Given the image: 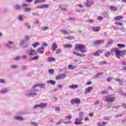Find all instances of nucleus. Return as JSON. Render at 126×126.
<instances>
[{"instance_id": "2", "label": "nucleus", "mask_w": 126, "mask_h": 126, "mask_svg": "<svg viewBox=\"0 0 126 126\" xmlns=\"http://www.w3.org/2000/svg\"><path fill=\"white\" fill-rule=\"evenodd\" d=\"M75 49H76V50H79L81 53H82L83 54L87 52V50L85 49L84 45L80 44H76Z\"/></svg>"}, {"instance_id": "50", "label": "nucleus", "mask_w": 126, "mask_h": 126, "mask_svg": "<svg viewBox=\"0 0 126 126\" xmlns=\"http://www.w3.org/2000/svg\"><path fill=\"white\" fill-rule=\"evenodd\" d=\"M115 24L116 25H119L120 26H122L123 25V23L121 22H116L115 23Z\"/></svg>"}, {"instance_id": "62", "label": "nucleus", "mask_w": 126, "mask_h": 126, "mask_svg": "<svg viewBox=\"0 0 126 126\" xmlns=\"http://www.w3.org/2000/svg\"><path fill=\"white\" fill-rule=\"evenodd\" d=\"M26 68H27V67L25 65H23V66H22V70H25L26 69Z\"/></svg>"}, {"instance_id": "34", "label": "nucleus", "mask_w": 126, "mask_h": 126, "mask_svg": "<svg viewBox=\"0 0 126 126\" xmlns=\"http://www.w3.org/2000/svg\"><path fill=\"white\" fill-rule=\"evenodd\" d=\"M38 46H40V42H34L32 44V47H33V48H36L38 47Z\"/></svg>"}, {"instance_id": "41", "label": "nucleus", "mask_w": 126, "mask_h": 126, "mask_svg": "<svg viewBox=\"0 0 126 126\" xmlns=\"http://www.w3.org/2000/svg\"><path fill=\"white\" fill-rule=\"evenodd\" d=\"M18 67V66L17 65H11V68H12V69H16Z\"/></svg>"}, {"instance_id": "18", "label": "nucleus", "mask_w": 126, "mask_h": 126, "mask_svg": "<svg viewBox=\"0 0 126 126\" xmlns=\"http://www.w3.org/2000/svg\"><path fill=\"white\" fill-rule=\"evenodd\" d=\"M91 90H93V87H89L88 88H86L85 94H87V93H90Z\"/></svg>"}, {"instance_id": "15", "label": "nucleus", "mask_w": 126, "mask_h": 126, "mask_svg": "<svg viewBox=\"0 0 126 126\" xmlns=\"http://www.w3.org/2000/svg\"><path fill=\"white\" fill-rule=\"evenodd\" d=\"M92 30L94 32H98L101 30V28L100 27L96 26V27H92Z\"/></svg>"}, {"instance_id": "16", "label": "nucleus", "mask_w": 126, "mask_h": 126, "mask_svg": "<svg viewBox=\"0 0 126 126\" xmlns=\"http://www.w3.org/2000/svg\"><path fill=\"white\" fill-rule=\"evenodd\" d=\"M44 52H45V48L40 47L37 49V53L39 54H44Z\"/></svg>"}, {"instance_id": "44", "label": "nucleus", "mask_w": 126, "mask_h": 126, "mask_svg": "<svg viewBox=\"0 0 126 126\" xmlns=\"http://www.w3.org/2000/svg\"><path fill=\"white\" fill-rule=\"evenodd\" d=\"M116 81H117V82H119L120 84H122L123 83V80L121 79H116Z\"/></svg>"}, {"instance_id": "45", "label": "nucleus", "mask_w": 126, "mask_h": 126, "mask_svg": "<svg viewBox=\"0 0 126 126\" xmlns=\"http://www.w3.org/2000/svg\"><path fill=\"white\" fill-rule=\"evenodd\" d=\"M14 8L15 9H20V8H21V7H20V5H15Z\"/></svg>"}, {"instance_id": "7", "label": "nucleus", "mask_w": 126, "mask_h": 126, "mask_svg": "<svg viewBox=\"0 0 126 126\" xmlns=\"http://www.w3.org/2000/svg\"><path fill=\"white\" fill-rule=\"evenodd\" d=\"M64 78H65V74L64 73L60 74L56 76V80H61V79Z\"/></svg>"}, {"instance_id": "35", "label": "nucleus", "mask_w": 126, "mask_h": 126, "mask_svg": "<svg viewBox=\"0 0 126 126\" xmlns=\"http://www.w3.org/2000/svg\"><path fill=\"white\" fill-rule=\"evenodd\" d=\"M25 40L23 39L20 41L19 46L21 47V46H23L24 45V43H25Z\"/></svg>"}, {"instance_id": "17", "label": "nucleus", "mask_w": 126, "mask_h": 126, "mask_svg": "<svg viewBox=\"0 0 126 126\" xmlns=\"http://www.w3.org/2000/svg\"><path fill=\"white\" fill-rule=\"evenodd\" d=\"M82 121V119H79V118L76 119L75 121V125H81V124H82V123L81 122Z\"/></svg>"}, {"instance_id": "10", "label": "nucleus", "mask_w": 126, "mask_h": 126, "mask_svg": "<svg viewBox=\"0 0 126 126\" xmlns=\"http://www.w3.org/2000/svg\"><path fill=\"white\" fill-rule=\"evenodd\" d=\"M45 86H46V84H37L36 85L32 87V89L33 90H34L36 87H40V88H45Z\"/></svg>"}, {"instance_id": "9", "label": "nucleus", "mask_w": 126, "mask_h": 126, "mask_svg": "<svg viewBox=\"0 0 126 126\" xmlns=\"http://www.w3.org/2000/svg\"><path fill=\"white\" fill-rule=\"evenodd\" d=\"M27 54H29L27 56L28 61H32V49L29 50L27 52Z\"/></svg>"}, {"instance_id": "13", "label": "nucleus", "mask_w": 126, "mask_h": 126, "mask_svg": "<svg viewBox=\"0 0 126 126\" xmlns=\"http://www.w3.org/2000/svg\"><path fill=\"white\" fill-rule=\"evenodd\" d=\"M102 53H103V50L102 49H99L96 52L93 53V56H94V57H99L100 54H102Z\"/></svg>"}, {"instance_id": "37", "label": "nucleus", "mask_w": 126, "mask_h": 126, "mask_svg": "<svg viewBox=\"0 0 126 126\" xmlns=\"http://www.w3.org/2000/svg\"><path fill=\"white\" fill-rule=\"evenodd\" d=\"M18 20H19V21H23V18L22 17V15H19L17 17Z\"/></svg>"}, {"instance_id": "23", "label": "nucleus", "mask_w": 126, "mask_h": 126, "mask_svg": "<svg viewBox=\"0 0 126 126\" xmlns=\"http://www.w3.org/2000/svg\"><path fill=\"white\" fill-rule=\"evenodd\" d=\"M124 18V16H117L116 17H115L114 19V20L119 21L121 20V19H123Z\"/></svg>"}, {"instance_id": "60", "label": "nucleus", "mask_w": 126, "mask_h": 126, "mask_svg": "<svg viewBox=\"0 0 126 126\" xmlns=\"http://www.w3.org/2000/svg\"><path fill=\"white\" fill-rule=\"evenodd\" d=\"M88 22H90V23H93V22H94V20L89 19L88 20Z\"/></svg>"}, {"instance_id": "40", "label": "nucleus", "mask_w": 126, "mask_h": 126, "mask_svg": "<svg viewBox=\"0 0 126 126\" xmlns=\"http://www.w3.org/2000/svg\"><path fill=\"white\" fill-rule=\"evenodd\" d=\"M39 56H34L32 58V61H37V60H39Z\"/></svg>"}, {"instance_id": "1", "label": "nucleus", "mask_w": 126, "mask_h": 126, "mask_svg": "<svg viewBox=\"0 0 126 126\" xmlns=\"http://www.w3.org/2000/svg\"><path fill=\"white\" fill-rule=\"evenodd\" d=\"M110 52L113 53L114 52L117 59H121V55L122 54H126V50H120L119 48H115L111 50Z\"/></svg>"}, {"instance_id": "31", "label": "nucleus", "mask_w": 126, "mask_h": 126, "mask_svg": "<svg viewBox=\"0 0 126 126\" xmlns=\"http://www.w3.org/2000/svg\"><path fill=\"white\" fill-rule=\"evenodd\" d=\"M106 124H107V122H103V123L98 122L97 123V126H106Z\"/></svg>"}, {"instance_id": "36", "label": "nucleus", "mask_w": 126, "mask_h": 126, "mask_svg": "<svg viewBox=\"0 0 126 126\" xmlns=\"http://www.w3.org/2000/svg\"><path fill=\"white\" fill-rule=\"evenodd\" d=\"M63 47L64 48H72V45L71 44H65Z\"/></svg>"}, {"instance_id": "48", "label": "nucleus", "mask_w": 126, "mask_h": 126, "mask_svg": "<svg viewBox=\"0 0 126 126\" xmlns=\"http://www.w3.org/2000/svg\"><path fill=\"white\" fill-rule=\"evenodd\" d=\"M99 64H101L102 65L104 64H107V62L106 61L100 62L99 63Z\"/></svg>"}, {"instance_id": "59", "label": "nucleus", "mask_w": 126, "mask_h": 126, "mask_svg": "<svg viewBox=\"0 0 126 126\" xmlns=\"http://www.w3.org/2000/svg\"><path fill=\"white\" fill-rule=\"evenodd\" d=\"M61 53H62V50L61 49H58L56 51V54H61Z\"/></svg>"}, {"instance_id": "38", "label": "nucleus", "mask_w": 126, "mask_h": 126, "mask_svg": "<svg viewBox=\"0 0 126 126\" xmlns=\"http://www.w3.org/2000/svg\"><path fill=\"white\" fill-rule=\"evenodd\" d=\"M48 72L49 73H50V74H54L55 70H54V69H50L49 70Z\"/></svg>"}, {"instance_id": "42", "label": "nucleus", "mask_w": 126, "mask_h": 126, "mask_svg": "<svg viewBox=\"0 0 126 126\" xmlns=\"http://www.w3.org/2000/svg\"><path fill=\"white\" fill-rule=\"evenodd\" d=\"M0 83H1V84H5V83H6V82H5L4 79H0Z\"/></svg>"}, {"instance_id": "52", "label": "nucleus", "mask_w": 126, "mask_h": 126, "mask_svg": "<svg viewBox=\"0 0 126 126\" xmlns=\"http://www.w3.org/2000/svg\"><path fill=\"white\" fill-rule=\"evenodd\" d=\"M37 108H40V104H36L34 107L33 109H36Z\"/></svg>"}, {"instance_id": "53", "label": "nucleus", "mask_w": 126, "mask_h": 126, "mask_svg": "<svg viewBox=\"0 0 126 126\" xmlns=\"http://www.w3.org/2000/svg\"><path fill=\"white\" fill-rule=\"evenodd\" d=\"M83 115H84V113H83V112H80L79 113L80 119H81L82 118V117H83Z\"/></svg>"}, {"instance_id": "32", "label": "nucleus", "mask_w": 126, "mask_h": 126, "mask_svg": "<svg viewBox=\"0 0 126 126\" xmlns=\"http://www.w3.org/2000/svg\"><path fill=\"white\" fill-rule=\"evenodd\" d=\"M61 32H62V34H64L65 35H68V32H67L65 30H61Z\"/></svg>"}, {"instance_id": "46", "label": "nucleus", "mask_w": 126, "mask_h": 126, "mask_svg": "<svg viewBox=\"0 0 126 126\" xmlns=\"http://www.w3.org/2000/svg\"><path fill=\"white\" fill-rule=\"evenodd\" d=\"M24 40H25V41L26 42V41H28L29 40H30V37L29 36H26L25 38L23 39Z\"/></svg>"}, {"instance_id": "57", "label": "nucleus", "mask_w": 126, "mask_h": 126, "mask_svg": "<svg viewBox=\"0 0 126 126\" xmlns=\"http://www.w3.org/2000/svg\"><path fill=\"white\" fill-rule=\"evenodd\" d=\"M26 26L28 29L31 28V26L29 25L28 23H26Z\"/></svg>"}, {"instance_id": "8", "label": "nucleus", "mask_w": 126, "mask_h": 126, "mask_svg": "<svg viewBox=\"0 0 126 126\" xmlns=\"http://www.w3.org/2000/svg\"><path fill=\"white\" fill-rule=\"evenodd\" d=\"M85 4L88 7H90L91 5H93V4H94V1L93 0H87L85 2Z\"/></svg>"}, {"instance_id": "11", "label": "nucleus", "mask_w": 126, "mask_h": 126, "mask_svg": "<svg viewBox=\"0 0 126 126\" xmlns=\"http://www.w3.org/2000/svg\"><path fill=\"white\" fill-rule=\"evenodd\" d=\"M25 96L26 97H27L28 98H30V97H31L32 96V89H31L30 90H29L24 94Z\"/></svg>"}, {"instance_id": "54", "label": "nucleus", "mask_w": 126, "mask_h": 126, "mask_svg": "<svg viewBox=\"0 0 126 126\" xmlns=\"http://www.w3.org/2000/svg\"><path fill=\"white\" fill-rule=\"evenodd\" d=\"M65 118L66 119H67V120H71V115H69V116H65Z\"/></svg>"}, {"instance_id": "29", "label": "nucleus", "mask_w": 126, "mask_h": 126, "mask_svg": "<svg viewBox=\"0 0 126 126\" xmlns=\"http://www.w3.org/2000/svg\"><path fill=\"white\" fill-rule=\"evenodd\" d=\"M117 47H118L119 49H123V48L126 47V45L119 43L117 44Z\"/></svg>"}, {"instance_id": "63", "label": "nucleus", "mask_w": 126, "mask_h": 126, "mask_svg": "<svg viewBox=\"0 0 126 126\" xmlns=\"http://www.w3.org/2000/svg\"><path fill=\"white\" fill-rule=\"evenodd\" d=\"M103 20V17H97V20L101 21Z\"/></svg>"}, {"instance_id": "20", "label": "nucleus", "mask_w": 126, "mask_h": 126, "mask_svg": "<svg viewBox=\"0 0 126 126\" xmlns=\"http://www.w3.org/2000/svg\"><path fill=\"white\" fill-rule=\"evenodd\" d=\"M8 92V89L6 88L2 89L0 90V94H4V93H7Z\"/></svg>"}, {"instance_id": "51", "label": "nucleus", "mask_w": 126, "mask_h": 126, "mask_svg": "<svg viewBox=\"0 0 126 126\" xmlns=\"http://www.w3.org/2000/svg\"><path fill=\"white\" fill-rule=\"evenodd\" d=\"M14 61H18L20 60V56H17L16 57L14 58Z\"/></svg>"}, {"instance_id": "58", "label": "nucleus", "mask_w": 126, "mask_h": 126, "mask_svg": "<svg viewBox=\"0 0 126 126\" xmlns=\"http://www.w3.org/2000/svg\"><path fill=\"white\" fill-rule=\"evenodd\" d=\"M55 111H56V112H60V111H61V108L60 107H57L56 108Z\"/></svg>"}, {"instance_id": "26", "label": "nucleus", "mask_w": 126, "mask_h": 126, "mask_svg": "<svg viewBox=\"0 0 126 126\" xmlns=\"http://www.w3.org/2000/svg\"><path fill=\"white\" fill-rule=\"evenodd\" d=\"M47 83H50L51 84V85H56V81L55 80H48L47 82Z\"/></svg>"}, {"instance_id": "25", "label": "nucleus", "mask_w": 126, "mask_h": 126, "mask_svg": "<svg viewBox=\"0 0 126 126\" xmlns=\"http://www.w3.org/2000/svg\"><path fill=\"white\" fill-rule=\"evenodd\" d=\"M69 88H70V89H76L77 88H78V85H72L69 86Z\"/></svg>"}, {"instance_id": "5", "label": "nucleus", "mask_w": 126, "mask_h": 126, "mask_svg": "<svg viewBox=\"0 0 126 126\" xmlns=\"http://www.w3.org/2000/svg\"><path fill=\"white\" fill-rule=\"evenodd\" d=\"M22 115V113H17V115L14 116V120H15L16 121H19L20 122H21L22 121H24V118L21 116Z\"/></svg>"}, {"instance_id": "64", "label": "nucleus", "mask_w": 126, "mask_h": 126, "mask_svg": "<svg viewBox=\"0 0 126 126\" xmlns=\"http://www.w3.org/2000/svg\"><path fill=\"white\" fill-rule=\"evenodd\" d=\"M32 126H38V125L37 124V123H32Z\"/></svg>"}, {"instance_id": "27", "label": "nucleus", "mask_w": 126, "mask_h": 126, "mask_svg": "<svg viewBox=\"0 0 126 126\" xmlns=\"http://www.w3.org/2000/svg\"><path fill=\"white\" fill-rule=\"evenodd\" d=\"M43 2H45V0H35L34 3L36 4L37 3H42Z\"/></svg>"}, {"instance_id": "3", "label": "nucleus", "mask_w": 126, "mask_h": 126, "mask_svg": "<svg viewBox=\"0 0 126 126\" xmlns=\"http://www.w3.org/2000/svg\"><path fill=\"white\" fill-rule=\"evenodd\" d=\"M14 42L13 41L8 40L5 44V46L9 49V50H13V51L15 50V48L13 46Z\"/></svg>"}, {"instance_id": "21", "label": "nucleus", "mask_w": 126, "mask_h": 126, "mask_svg": "<svg viewBox=\"0 0 126 126\" xmlns=\"http://www.w3.org/2000/svg\"><path fill=\"white\" fill-rule=\"evenodd\" d=\"M109 9L110 10H112V11H117V10H118V8L115 6H109Z\"/></svg>"}, {"instance_id": "47", "label": "nucleus", "mask_w": 126, "mask_h": 126, "mask_svg": "<svg viewBox=\"0 0 126 126\" xmlns=\"http://www.w3.org/2000/svg\"><path fill=\"white\" fill-rule=\"evenodd\" d=\"M68 68L69 69H73L74 68V66L71 64L68 65Z\"/></svg>"}, {"instance_id": "49", "label": "nucleus", "mask_w": 126, "mask_h": 126, "mask_svg": "<svg viewBox=\"0 0 126 126\" xmlns=\"http://www.w3.org/2000/svg\"><path fill=\"white\" fill-rule=\"evenodd\" d=\"M34 55H38V53L36 52V51L32 50V55L34 56Z\"/></svg>"}, {"instance_id": "6", "label": "nucleus", "mask_w": 126, "mask_h": 126, "mask_svg": "<svg viewBox=\"0 0 126 126\" xmlns=\"http://www.w3.org/2000/svg\"><path fill=\"white\" fill-rule=\"evenodd\" d=\"M109 95H107L105 96V102H109L110 103H112V102H114L115 100H116V97H109Z\"/></svg>"}, {"instance_id": "22", "label": "nucleus", "mask_w": 126, "mask_h": 126, "mask_svg": "<svg viewBox=\"0 0 126 126\" xmlns=\"http://www.w3.org/2000/svg\"><path fill=\"white\" fill-rule=\"evenodd\" d=\"M73 54L74 55H76V56H77L78 57H85V54H79V53H77L76 51L73 52Z\"/></svg>"}, {"instance_id": "12", "label": "nucleus", "mask_w": 126, "mask_h": 126, "mask_svg": "<svg viewBox=\"0 0 126 126\" xmlns=\"http://www.w3.org/2000/svg\"><path fill=\"white\" fill-rule=\"evenodd\" d=\"M81 102V101L78 98H75V99H72L71 101V104H80Z\"/></svg>"}, {"instance_id": "4", "label": "nucleus", "mask_w": 126, "mask_h": 126, "mask_svg": "<svg viewBox=\"0 0 126 126\" xmlns=\"http://www.w3.org/2000/svg\"><path fill=\"white\" fill-rule=\"evenodd\" d=\"M21 6L26 12H29V11H31L32 9L31 8L29 7V4L28 3H23Z\"/></svg>"}, {"instance_id": "43", "label": "nucleus", "mask_w": 126, "mask_h": 126, "mask_svg": "<svg viewBox=\"0 0 126 126\" xmlns=\"http://www.w3.org/2000/svg\"><path fill=\"white\" fill-rule=\"evenodd\" d=\"M100 94H102V95H105L106 94H108V91H103L100 93Z\"/></svg>"}, {"instance_id": "55", "label": "nucleus", "mask_w": 126, "mask_h": 126, "mask_svg": "<svg viewBox=\"0 0 126 126\" xmlns=\"http://www.w3.org/2000/svg\"><path fill=\"white\" fill-rule=\"evenodd\" d=\"M102 74H104V72H103L97 73L96 74V76H100V75H102Z\"/></svg>"}, {"instance_id": "30", "label": "nucleus", "mask_w": 126, "mask_h": 126, "mask_svg": "<svg viewBox=\"0 0 126 126\" xmlns=\"http://www.w3.org/2000/svg\"><path fill=\"white\" fill-rule=\"evenodd\" d=\"M40 108H41V109L46 108V107H47V106H48V104L44 103H41L40 104Z\"/></svg>"}, {"instance_id": "28", "label": "nucleus", "mask_w": 126, "mask_h": 126, "mask_svg": "<svg viewBox=\"0 0 126 126\" xmlns=\"http://www.w3.org/2000/svg\"><path fill=\"white\" fill-rule=\"evenodd\" d=\"M47 61L48 62L52 63V62H55V61H56V59L55 58L50 57L47 58Z\"/></svg>"}, {"instance_id": "39", "label": "nucleus", "mask_w": 126, "mask_h": 126, "mask_svg": "<svg viewBox=\"0 0 126 126\" xmlns=\"http://www.w3.org/2000/svg\"><path fill=\"white\" fill-rule=\"evenodd\" d=\"M105 57H108L111 56V53L110 52H106L104 54Z\"/></svg>"}, {"instance_id": "19", "label": "nucleus", "mask_w": 126, "mask_h": 126, "mask_svg": "<svg viewBox=\"0 0 126 126\" xmlns=\"http://www.w3.org/2000/svg\"><path fill=\"white\" fill-rule=\"evenodd\" d=\"M57 49H58V45H57V43H53V44H52V51H53V52L56 51V50H57Z\"/></svg>"}, {"instance_id": "56", "label": "nucleus", "mask_w": 126, "mask_h": 126, "mask_svg": "<svg viewBox=\"0 0 126 126\" xmlns=\"http://www.w3.org/2000/svg\"><path fill=\"white\" fill-rule=\"evenodd\" d=\"M42 29V30H44V31H45V30H48L49 29V27H43Z\"/></svg>"}, {"instance_id": "61", "label": "nucleus", "mask_w": 126, "mask_h": 126, "mask_svg": "<svg viewBox=\"0 0 126 126\" xmlns=\"http://www.w3.org/2000/svg\"><path fill=\"white\" fill-rule=\"evenodd\" d=\"M111 80H112V78H111V77H108L107 79V81H108V82H110Z\"/></svg>"}, {"instance_id": "14", "label": "nucleus", "mask_w": 126, "mask_h": 126, "mask_svg": "<svg viewBox=\"0 0 126 126\" xmlns=\"http://www.w3.org/2000/svg\"><path fill=\"white\" fill-rule=\"evenodd\" d=\"M102 44H104V40H96L93 43V45H101Z\"/></svg>"}, {"instance_id": "24", "label": "nucleus", "mask_w": 126, "mask_h": 126, "mask_svg": "<svg viewBox=\"0 0 126 126\" xmlns=\"http://www.w3.org/2000/svg\"><path fill=\"white\" fill-rule=\"evenodd\" d=\"M48 4H43L41 6H38L37 8H48Z\"/></svg>"}, {"instance_id": "33", "label": "nucleus", "mask_w": 126, "mask_h": 126, "mask_svg": "<svg viewBox=\"0 0 126 126\" xmlns=\"http://www.w3.org/2000/svg\"><path fill=\"white\" fill-rule=\"evenodd\" d=\"M65 39H67V40H73V39H74V36L69 35L67 37H65Z\"/></svg>"}]
</instances>
